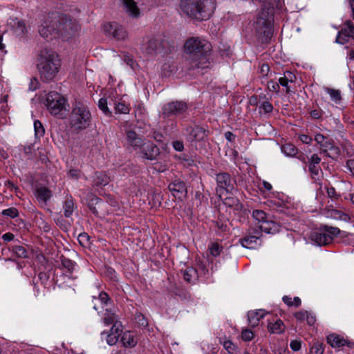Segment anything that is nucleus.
I'll use <instances>...</instances> for the list:
<instances>
[{
	"label": "nucleus",
	"mask_w": 354,
	"mask_h": 354,
	"mask_svg": "<svg viewBox=\"0 0 354 354\" xmlns=\"http://www.w3.org/2000/svg\"><path fill=\"white\" fill-rule=\"evenodd\" d=\"M212 44L204 37H190L184 44V52L192 68H209L212 60Z\"/></svg>",
	"instance_id": "obj_1"
},
{
	"label": "nucleus",
	"mask_w": 354,
	"mask_h": 354,
	"mask_svg": "<svg viewBox=\"0 0 354 354\" xmlns=\"http://www.w3.org/2000/svg\"><path fill=\"white\" fill-rule=\"evenodd\" d=\"M216 6V0H180L179 3L183 14L200 21L209 19Z\"/></svg>",
	"instance_id": "obj_2"
},
{
	"label": "nucleus",
	"mask_w": 354,
	"mask_h": 354,
	"mask_svg": "<svg viewBox=\"0 0 354 354\" xmlns=\"http://www.w3.org/2000/svg\"><path fill=\"white\" fill-rule=\"evenodd\" d=\"M61 66L58 55L50 49H43L37 58V68L41 79L44 82L53 80Z\"/></svg>",
	"instance_id": "obj_3"
},
{
	"label": "nucleus",
	"mask_w": 354,
	"mask_h": 354,
	"mask_svg": "<svg viewBox=\"0 0 354 354\" xmlns=\"http://www.w3.org/2000/svg\"><path fill=\"white\" fill-rule=\"evenodd\" d=\"M92 115L88 106L81 101H75L71 108L68 118V126L75 132L79 133L88 128Z\"/></svg>",
	"instance_id": "obj_4"
},
{
	"label": "nucleus",
	"mask_w": 354,
	"mask_h": 354,
	"mask_svg": "<svg viewBox=\"0 0 354 354\" xmlns=\"http://www.w3.org/2000/svg\"><path fill=\"white\" fill-rule=\"evenodd\" d=\"M272 21L273 8L264 6L258 12L253 23L256 35L262 43H268L272 36Z\"/></svg>",
	"instance_id": "obj_5"
},
{
	"label": "nucleus",
	"mask_w": 354,
	"mask_h": 354,
	"mask_svg": "<svg viewBox=\"0 0 354 354\" xmlns=\"http://www.w3.org/2000/svg\"><path fill=\"white\" fill-rule=\"evenodd\" d=\"M52 19L57 21L59 37H62L64 39H68L74 37L80 30V26L76 21L68 18L65 15L52 13Z\"/></svg>",
	"instance_id": "obj_6"
},
{
	"label": "nucleus",
	"mask_w": 354,
	"mask_h": 354,
	"mask_svg": "<svg viewBox=\"0 0 354 354\" xmlns=\"http://www.w3.org/2000/svg\"><path fill=\"white\" fill-rule=\"evenodd\" d=\"M165 48V41L160 36H153L143 40L140 50L149 57H154L163 52Z\"/></svg>",
	"instance_id": "obj_7"
},
{
	"label": "nucleus",
	"mask_w": 354,
	"mask_h": 354,
	"mask_svg": "<svg viewBox=\"0 0 354 354\" xmlns=\"http://www.w3.org/2000/svg\"><path fill=\"white\" fill-rule=\"evenodd\" d=\"M46 106L52 115H57L66 110V100L57 92H50L46 97Z\"/></svg>",
	"instance_id": "obj_8"
},
{
	"label": "nucleus",
	"mask_w": 354,
	"mask_h": 354,
	"mask_svg": "<svg viewBox=\"0 0 354 354\" xmlns=\"http://www.w3.org/2000/svg\"><path fill=\"white\" fill-rule=\"evenodd\" d=\"M188 109L187 102L184 101H173L165 104L162 107L163 118L177 117L185 113Z\"/></svg>",
	"instance_id": "obj_9"
},
{
	"label": "nucleus",
	"mask_w": 354,
	"mask_h": 354,
	"mask_svg": "<svg viewBox=\"0 0 354 354\" xmlns=\"http://www.w3.org/2000/svg\"><path fill=\"white\" fill-rule=\"evenodd\" d=\"M122 128L126 135L127 144L135 150L138 149V147L142 145L144 139L142 136L136 132V127L129 122H124L122 124Z\"/></svg>",
	"instance_id": "obj_10"
},
{
	"label": "nucleus",
	"mask_w": 354,
	"mask_h": 354,
	"mask_svg": "<svg viewBox=\"0 0 354 354\" xmlns=\"http://www.w3.org/2000/svg\"><path fill=\"white\" fill-rule=\"evenodd\" d=\"M39 32L42 37L48 40L59 37L57 21L52 19V14L48 15L47 19L40 26Z\"/></svg>",
	"instance_id": "obj_11"
},
{
	"label": "nucleus",
	"mask_w": 354,
	"mask_h": 354,
	"mask_svg": "<svg viewBox=\"0 0 354 354\" xmlns=\"http://www.w3.org/2000/svg\"><path fill=\"white\" fill-rule=\"evenodd\" d=\"M216 180L217 183L216 191L219 196L224 192L232 193L234 190L235 180L228 173L222 172L216 174Z\"/></svg>",
	"instance_id": "obj_12"
},
{
	"label": "nucleus",
	"mask_w": 354,
	"mask_h": 354,
	"mask_svg": "<svg viewBox=\"0 0 354 354\" xmlns=\"http://www.w3.org/2000/svg\"><path fill=\"white\" fill-rule=\"evenodd\" d=\"M104 30L117 40H124L128 36L125 28L116 22H109L104 24Z\"/></svg>",
	"instance_id": "obj_13"
},
{
	"label": "nucleus",
	"mask_w": 354,
	"mask_h": 354,
	"mask_svg": "<svg viewBox=\"0 0 354 354\" xmlns=\"http://www.w3.org/2000/svg\"><path fill=\"white\" fill-rule=\"evenodd\" d=\"M138 149H140V156L147 160H156L158 156L160 154L159 148L155 144L151 142H143L142 145L140 146V147H138Z\"/></svg>",
	"instance_id": "obj_14"
},
{
	"label": "nucleus",
	"mask_w": 354,
	"mask_h": 354,
	"mask_svg": "<svg viewBox=\"0 0 354 354\" xmlns=\"http://www.w3.org/2000/svg\"><path fill=\"white\" fill-rule=\"evenodd\" d=\"M348 37L354 39V26L353 22L349 20L344 23L341 31L339 32L336 38V41L344 44Z\"/></svg>",
	"instance_id": "obj_15"
},
{
	"label": "nucleus",
	"mask_w": 354,
	"mask_h": 354,
	"mask_svg": "<svg viewBox=\"0 0 354 354\" xmlns=\"http://www.w3.org/2000/svg\"><path fill=\"white\" fill-rule=\"evenodd\" d=\"M168 189L175 198H180L187 194L185 183L179 179L171 183L168 186Z\"/></svg>",
	"instance_id": "obj_16"
},
{
	"label": "nucleus",
	"mask_w": 354,
	"mask_h": 354,
	"mask_svg": "<svg viewBox=\"0 0 354 354\" xmlns=\"http://www.w3.org/2000/svg\"><path fill=\"white\" fill-rule=\"evenodd\" d=\"M187 138L189 141L203 140L206 136L205 131L198 126L189 127L186 129Z\"/></svg>",
	"instance_id": "obj_17"
},
{
	"label": "nucleus",
	"mask_w": 354,
	"mask_h": 354,
	"mask_svg": "<svg viewBox=\"0 0 354 354\" xmlns=\"http://www.w3.org/2000/svg\"><path fill=\"white\" fill-rule=\"evenodd\" d=\"M35 196L41 205H46L52 197V192L46 187H39L35 190Z\"/></svg>",
	"instance_id": "obj_18"
},
{
	"label": "nucleus",
	"mask_w": 354,
	"mask_h": 354,
	"mask_svg": "<svg viewBox=\"0 0 354 354\" xmlns=\"http://www.w3.org/2000/svg\"><path fill=\"white\" fill-rule=\"evenodd\" d=\"M123 6L126 13L129 16L133 18H138L140 16V9L133 0H123Z\"/></svg>",
	"instance_id": "obj_19"
},
{
	"label": "nucleus",
	"mask_w": 354,
	"mask_h": 354,
	"mask_svg": "<svg viewBox=\"0 0 354 354\" xmlns=\"http://www.w3.org/2000/svg\"><path fill=\"white\" fill-rule=\"evenodd\" d=\"M266 314L267 313L263 309L249 311L248 313L249 324L252 327L257 326L259 321L263 318Z\"/></svg>",
	"instance_id": "obj_20"
},
{
	"label": "nucleus",
	"mask_w": 354,
	"mask_h": 354,
	"mask_svg": "<svg viewBox=\"0 0 354 354\" xmlns=\"http://www.w3.org/2000/svg\"><path fill=\"white\" fill-rule=\"evenodd\" d=\"M259 227L262 232H264L266 234H274L279 231L280 226L277 223L267 218L259 225Z\"/></svg>",
	"instance_id": "obj_21"
},
{
	"label": "nucleus",
	"mask_w": 354,
	"mask_h": 354,
	"mask_svg": "<svg viewBox=\"0 0 354 354\" xmlns=\"http://www.w3.org/2000/svg\"><path fill=\"white\" fill-rule=\"evenodd\" d=\"M8 23L17 36L21 37L27 32L26 24L22 20L10 19Z\"/></svg>",
	"instance_id": "obj_22"
},
{
	"label": "nucleus",
	"mask_w": 354,
	"mask_h": 354,
	"mask_svg": "<svg viewBox=\"0 0 354 354\" xmlns=\"http://www.w3.org/2000/svg\"><path fill=\"white\" fill-rule=\"evenodd\" d=\"M310 239L316 245L319 246L330 243V238L326 236L324 230L313 232L310 235Z\"/></svg>",
	"instance_id": "obj_23"
},
{
	"label": "nucleus",
	"mask_w": 354,
	"mask_h": 354,
	"mask_svg": "<svg viewBox=\"0 0 354 354\" xmlns=\"http://www.w3.org/2000/svg\"><path fill=\"white\" fill-rule=\"evenodd\" d=\"M286 329V326L282 320L277 319L275 321L268 323V330L272 334H282Z\"/></svg>",
	"instance_id": "obj_24"
},
{
	"label": "nucleus",
	"mask_w": 354,
	"mask_h": 354,
	"mask_svg": "<svg viewBox=\"0 0 354 354\" xmlns=\"http://www.w3.org/2000/svg\"><path fill=\"white\" fill-rule=\"evenodd\" d=\"M239 242L243 248L248 249H254L261 245L259 243V238L254 235L246 236L241 239Z\"/></svg>",
	"instance_id": "obj_25"
},
{
	"label": "nucleus",
	"mask_w": 354,
	"mask_h": 354,
	"mask_svg": "<svg viewBox=\"0 0 354 354\" xmlns=\"http://www.w3.org/2000/svg\"><path fill=\"white\" fill-rule=\"evenodd\" d=\"M121 342L123 346L127 348H133L137 344L136 336L130 331H126L122 334Z\"/></svg>",
	"instance_id": "obj_26"
},
{
	"label": "nucleus",
	"mask_w": 354,
	"mask_h": 354,
	"mask_svg": "<svg viewBox=\"0 0 354 354\" xmlns=\"http://www.w3.org/2000/svg\"><path fill=\"white\" fill-rule=\"evenodd\" d=\"M109 177L102 171H96L93 176L94 186H105L109 183Z\"/></svg>",
	"instance_id": "obj_27"
},
{
	"label": "nucleus",
	"mask_w": 354,
	"mask_h": 354,
	"mask_svg": "<svg viewBox=\"0 0 354 354\" xmlns=\"http://www.w3.org/2000/svg\"><path fill=\"white\" fill-rule=\"evenodd\" d=\"M75 208L76 207L72 196L67 197L63 205L64 216L70 218Z\"/></svg>",
	"instance_id": "obj_28"
},
{
	"label": "nucleus",
	"mask_w": 354,
	"mask_h": 354,
	"mask_svg": "<svg viewBox=\"0 0 354 354\" xmlns=\"http://www.w3.org/2000/svg\"><path fill=\"white\" fill-rule=\"evenodd\" d=\"M327 342L332 347H341L346 344V341L338 335L331 334L327 337Z\"/></svg>",
	"instance_id": "obj_29"
},
{
	"label": "nucleus",
	"mask_w": 354,
	"mask_h": 354,
	"mask_svg": "<svg viewBox=\"0 0 354 354\" xmlns=\"http://www.w3.org/2000/svg\"><path fill=\"white\" fill-rule=\"evenodd\" d=\"M329 215L334 219L343 221L344 222H348L351 220V216L347 213L339 209H331L329 211Z\"/></svg>",
	"instance_id": "obj_30"
},
{
	"label": "nucleus",
	"mask_w": 354,
	"mask_h": 354,
	"mask_svg": "<svg viewBox=\"0 0 354 354\" xmlns=\"http://www.w3.org/2000/svg\"><path fill=\"white\" fill-rule=\"evenodd\" d=\"M315 140L320 145V149L323 153L327 152V147L332 142L330 140L320 133L315 135Z\"/></svg>",
	"instance_id": "obj_31"
},
{
	"label": "nucleus",
	"mask_w": 354,
	"mask_h": 354,
	"mask_svg": "<svg viewBox=\"0 0 354 354\" xmlns=\"http://www.w3.org/2000/svg\"><path fill=\"white\" fill-rule=\"evenodd\" d=\"M324 91L330 95L333 102L337 104L341 103L342 98L341 91L339 90L326 87L324 88Z\"/></svg>",
	"instance_id": "obj_32"
},
{
	"label": "nucleus",
	"mask_w": 354,
	"mask_h": 354,
	"mask_svg": "<svg viewBox=\"0 0 354 354\" xmlns=\"http://www.w3.org/2000/svg\"><path fill=\"white\" fill-rule=\"evenodd\" d=\"M198 277V270L189 267L183 271V279L189 282H193Z\"/></svg>",
	"instance_id": "obj_33"
},
{
	"label": "nucleus",
	"mask_w": 354,
	"mask_h": 354,
	"mask_svg": "<svg viewBox=\"0 0 354 354\" xmlns=\"http://www.w3.org/2000/svg\"><path fill=\"white\" fill-rule=\"evenodd\" d=\"M115 112L120 114H128L130 111V106L123 101H118L115 103Z\"/></svg>",
	"instance_id": "obj_34"
},
{
	"label": "nucleus",
	"mask_w": 354,
	"mask_h": 354,
	"mask_svg": "<svg viewBox=\"0 0 354 354\" xmlns=\"http://www.w3.org/2000/svg\"><path fill=\"white\" fill-rule=\"evenodd\" d=\"M103 322L106 326H109L111 324L113 325L114 324H118V319L117 315L107 310H106L103 317Z\"/></svg>",
	"instance_id": "obj_35"
},
{
	"label": "nucleus",
	"mask_w": 354,
	"mask_h": 354,
	"mask_svg": "<svg viewBox=\"0 0 354 354\" xmlns=\"http://www.w3.org/2000/svg\"><path fill=\"white\" fill-rule=\"evenodd\" d=\"M102 338H106V342L109 345L113 346L118 341V334L116 333H108L106 332H102Z\"/></svg>",
	"instance_id": "obj_36"
},
{
	"label": "nucleus",
	"mask_w": 354,
	"mask_h": 354,
	"mask_svg": "<svg viewBox=\"0 0 354 354\" xmlns=\"http://www.w3.org/2000/svg\"><path fill=\"white\" fill-rule=\"evenodd\" d=\"M224 204L228 207H234L235 209H239L241 207V204L236 197L225 198L224 199Z\"/></svg>",
	"instance_id": "obj_37"
},
{
	"label": "nucleus",
	"mask_w": 354,
	"mask_h": 354,
	"mask_svg": "<svg viewBox=\"0 0 354 354\" xmlns=\"http://www.w3.org/2000/svg\"><path fill=\"white\" fill-rule=\"evenodd\" d=\"M283 301L288 306H295L299 307L301 304V301L299 297H295L292 299L290 297L285 295L282 298Z\"/></svg>",
	"instance_id": "obj_38"
},
{
	"label": "nucleus",
	"mask_w": 354,
	"mask_h": 354,
	"mask_svg": "<svg viewBox=\"0 0 354 354\" xmlns=\"http://www.w3.org/2000/svg\"><path fill=\"white\" fill-rule=\"evenodd\" d=\"M281 150L283 153L287 156H294L297 153V149L290 143L283 145Z\"/></svg>",
	"instance_id": "obj_39"
},
{
	"label": "nucleus",
	"mask_w": 354,
	"mask_h": 354,
	"mask_svg": "<svg viewBox=\"0 0 354 354\" xmlns=\"http://www.w3.org/2000/svg\"><path fill=\"white\" fill-rule=\"evenodd\" d=\"M11 250L19 258L28 257V252L24 246L13 245Z\"/></svg>",
	"instance_id": "obj_40"
},
{
	"label": "nucleus",
	"mask_w": 354,
	"mask_h": 354,
	"mask_svg": "<svg viewBox=\"0 0 354 354\" xmlns=\"http://www.w3.org/2000/svg\"><path fill=\"white\" fill-rule=\"evenodd\" d=\"M323 230L326 236L330 238V242L340 233V230L335 227L324 226Z\"/></svg>",
	"instance_id": "obj_41"
},
{
	"label": "nucleus",
	"mask_w": 354,
	"mask_h": 354,
	"mask_svg": "<svg viewBox=\"0 0 354 354\" xmlns=\"http://www.w3.org/2000/svg\"><path fill=\"white\" fill-rule=\"evenodd\" d=\"M252 217L258 222L259 225L268 218L266 212L260 209L253 210Z\"/></svg>",
	"instance_id": "obj_42"
},
{
	"label": "nucleus",
	"mask_w": 354,
	"mask_h": 354,
	"mask_svg": "<svg viewBox=\"0 0 354 354\" xmlns=\"http://www.w3.org/2000/svg\"><path fill=\"white\" fill-rule=\"evenodd\" d=\"M324 351V344L316 342L311 345L308 354H323Z\"/></svg>",
	"instance_id": "obj_43"
},
{
	"label": "nucleus",
	"mask_w": 354,
	"mask_h": 354,
	"mask_svg": "<svg viewBox=\"0 0 354 354\" xmlns=\"http://www.w3.org/2000/svg\"><path fill=\"white\" fill-rule=\"evenodd\" d=\"M325 153L330 158H335L340 154V149L331 142L327 147V152Z\"/></svg>",
	"instance_id": "obj_44"
},
{
	"label": "nucleus",
	"mask_w": 354,
	"mask_h": 354,
	"mask_svg": "<svg viewBox=\"0 0 354 354\" xmlns=\"http://www.w3.org/2000/svg\"><path fill=\"white\" fill-rule=\"evenodd\" d=\"M34 129L36 138H40L41 137L44 136L45 133V129L40 121L35 120L34 122Z\"/></svg>",
	"instance_id": "obj_45"
},
{
	"label": "nucleus",
	"mask_w": 354,
	"mask_h": 354,
	"mask_svg": "<svg viewBox=\"0 0 354 354\" xmlns=\"http://www.w3.org/2000/svg\"><path fill=\"white\" fill-rule=\"evenodd\" d=\"M209 250L213 257H217L222 252L223 247L218 243H212L209 246Z\"/></svg>",
	"instance_id": "obj_46"
},
{
	"label": "nucleus",
	"mask_w": 354,
	"mask_h": 354,
	"mask_svg": "<svg viewBox=\"0 0 354 354\" xmlns=\"http://www.w3.org/2000/svg\"><path fill=\"white\" fill-rule=\"evenodd\" d=\"M98 107L106 115L110 116L111 115V111L107 106L106 99L100 98L98 101Z\"/></svg>",
	"instance_id": "obj_47"
},
{
	"label": "nucleus",
	"mask_w": 354,
	"mask_h": 354,
	"mask_svg": "<svg viewBox=\"0 0 354 354\" xmlns=\"http://www.w3.org/2000/svg\"><path fill=\"white\" fill-rule=\"evenodd\" d=\"M62 264L63 267L69 272H73L75 269V263L73 261L67 258L62 259Z\"/></svg>",
	"instance_id": "obj_48"
},
{
	"label": "nucleus",
	"mask_w": 354,
	"mask_h": 354,
	"mask_svg": "<svg viewBox=\"0 0 354 354\" xmlns=\"http://www.w3.org/2000/svg\"><path fill=\"white\" fill-rule=\"evenodd\" d=\"M1 214L4 216L15 218L18 216L19 212L15 207H10L8 209H3Z\"/></svg>",
	"instance_id": "obj_49"
},
{
	"label": "nucleus",
	"mask_w": 354,
	"mask_h": 354,
	"mask_svg": "<svg viewBox=\"0 0 354 354\" xmlns=\"http://www.w3.org/2000/svg\"><path fill=\"white\" fill-rule=\"evenodd\" d=\"M272 110H273V106L269 102L264 101L259 105V112L260 113L263 112L264 113H269L272 112Z\"/></svg>",
	"instance_id": "obj_50"
},
{
	"label": "nucleus",
	"mask_w": 354,
	"mask_h": 354,
	"mask_svg": "<svg viewBox=\"0 0 354 354\" xmlns=\"http://www.w3.org/2000/svg\"><path fill=\"white\" fill-rule=\"evenodd\" d=\"M179 159L181 160L182 163L185 167H192L195 165V162L192 157L188 156L187 155L183 154L179 156Z\"/></svg>",
	"instance_id": "obj_51"
},
{
	"label": "nucleus",
	"mask_w": 354,
	"mask_h": 354,
	"mask_svg": "<svg viewBox=\"0 0 354 354\" xmlns=\"http://www.w3.org/2000/svg\"><path fill=\"white\" fill-rule=\"evenodd\" d=\"M322 171L319 165H315L312 164H309V171L311 174V176L313 179L316 180V177H317L319 174V172Z\"/></svg>",
	"instance_id": "obj_52"
},
{
	"label": "nucleus",
	"mask_w": 354,
	"mask_h": 354,
	"mask_svg": "<svg viewBox=\"0 0 354 354\" xmlns=\"http://www.w3.org/2000/svg\"><path fill=\"white\" fill-rule=\"evenodd\" d=\"M241 337L244 341H250L254 337V333L251 330L245 329L241 333Z\"/></svg>",
	"instance_id": "obj_53"
},
{
	"label": "nucleus",
	"mask_w": 354,
	"mask_h": 354,
	"mask_svg": "<svg viewBox=\"0 0 354 354\" xmlns=\"http://www.w3.org/2000/svg\"><path fill=\"white\" fill-rule=\"evenodd\" d=\"M209 276V270L204 265H200L198 270V277L208 278Z\"/></svg>",
	"instance_id": "obj_54"
},
{
	"label": "nucleus",
	"mask_w": 354,
	"mask_h": 354,
	"mask_svg": "<svg viewBox=\"0 0 354 354\" xmlns=\"http://www.w3.org/2000/svg\"><path fill=\"white\" fill-rule=\"evenodd\" d=\"M223 345L229 353H232L235 351L236 346L230 340L224 341Z\"/></svg>",
	"instance_id": "obj_55"
},
{
	"label": "nucleus",
	"mask_w": 354,
	"mask_h": 354,
	"mask_svg": "<svg viewBox=\"0 0 354 354\" xmlns=\"http://www.w3.org/2000/svg\"><path fill=\"white\" fill-rule=\"evenodd\" d=\"M327 195L331 199H337L339 197V195L337 194L336 190L334 187H327Z\"/></svg>",
	"instance_id": "obj_56"
},
{
	"label": "nucleus",
	"mask_w": 354,
	"mask_h": 354,
	"mask_svg": "<svg viewBox=\"0 0 354 354\" xmlns=\"http://www.w3.org/2000/svg\"><path fill=\"white\" fill-rule=\"evenodd\" d=\"M308 311L306 310H301L295 313V317L300 322H304L306 320V317L307 316Z\"/></svg>",
	"instance_id": "obj_57"
},
{
	"label": "nucleus",
	"mask_w": 354,
	"mask_h": 354,
	"mask_svg": "<svg viewBox=\"0 0 354 354\" xmlns=\"http://www.w3.org/2000/svg\"><path fill=\"white\" fill-rule=\"evenodd\" d=\"M290 347L293 351H298L301 349V343L299 340H292L290 343Z\"/></svg>",
	"instance_id": "obj_58"
},
{
	"label": "nucleus",
	"mask_w": 354,
	"mask_h": 354,
	"mask_svg": "<svg viewBox=\"0 0 354 354\" xmlns=\"http://www.w3.org/2000/svg\"><path fill=\"white\" fill-rule=\"evenodd\" d=\"M89 237L86 233H81L78 236V241L82 245H86L88 242Z\"/></svg>",
	"instance_id": "obj_59"
},
{
	"label": "nucleus",
	"mask_w": 354,
	"mask_h": 354,
	"mask_svg": "<svg viewBox=\"0 0 354 354\" xmlns=\"http://www.w3.org/2000/svg\"><path fill=\"white\" fill-rule=\"evenodd\" d=\"M99 299L102 304L106 305L108 304V301L110 300V298L107 293H106L105 292H101L99 294Z\"/></svg>",
	"instance_id": "obj_60"
},
{
	"label": "nucleus",
	"mask_w": 354,
	"mask_h": 354,
	"mask_svg": "<svg viewBox=\"0 0 354 354\" xmlns=\"http://www.w3.org/2000/svg\"><path fill=\"white\" fill-rule=\"evenodd\" d=\"M268 88L270 91L278 92L279 89V85L277 82L270 81L268 82Z\"/></svg>",
	"instance_id": "obj_61"
},
{
	"label": "nucleus",
	"mask_w": 354,
	"mask_h": 354,
	"mask_svg": "<svg viewBox=\"0 0 354 354\" xmlns=\"http://www.w3.org/2000/svg\"><path fill=\"white\" fill-rule=\"evenodd\" d=\"M306 321L310 326H313L316 322L315 316L313 313L308 311Z\"/></svg>",
	"instance_id": "obj_62"
},
{
	"label": "nucleus",
	"mask_w": 354,
	"mask_h": 354,
	"mask_svg": "<svg viewBox=\"0 0 354 354\" xmlns=\"http://www.w3.org/2000/svg\"><path fill=\"white\" fill-rule=\"evenodd\" d=\"M321 162V158L317 154H313L309 160V164L319 165Z\"/></svg>",
	"instance_id": "obj_63"
},
{
	"label": "nucleus",
	"mask_w": 354,
	"mask_h": 354,
	"mask_svg": "<svg viewBox=\"0 0 354 354\" xmlns=\"http://www.w3.org/2000/svg\"><path fill=\"white\" fill-rule=\"evenodd\" d=\"M173 147L177 151H182L184 149V145L181 141H174L173 142Z\"/></svg>",
	"instance_id": "obj_64"
}]
</instances>
